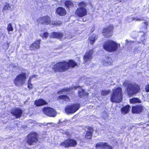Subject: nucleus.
<instances>
[{
    "instance_id": "nucleus-1",
    "label": "nucleus",
    "mask_w": 149,
    "mask_h": 149,
    "mask_svg": "<svg viewBox=\"0 0 149 149\" xmlns=\"http://www.w3.org/2000/svg\"><path fill=\"white\" fill-rule=\"evenodd\" d=\"M77 65L75 62L70 60L69 62L65 61L59 62L53 65L52 68L55 71L62 72L67 70L70 67L74 68Z\"/></svg>"
},
{
    "instance_id": "nucleus-2",
    "label": "nucleus",
    "mask_w": 149,
    "mask_h": 149,
    "mask_svg": "<svg viewBox=\"0 0 149 149\" xmlns=\"http://www.w3.org/2000/svg\"><path fill=\"white\" fill-rule=\"evenodd\" d=\"M123 85L126 88L128 95L129 96L136 94L140 90V87L138 84L127 80L125 81L123 83Z\"/></svg>"
},
{
    "instance_id": "nucleus-3",
    "label": "nucleus",
    "mask_w": 149,
    "mask_h": 149,
    "mask_svg": "<svg viewBox=\"0 0 149 149\" xmlns=\"http://www.w3.org/2000/svg\"><path fill=\"white\" fill-rule=\"evenodd\" d=\"M122 89L120 87L115 88L112 91L111 101L115 103H120L122 100Z\"/></svg>"
},
{
    "instance_id": "nucleus-4",
    "label": "nucleus",
    "mask_w": 149,
    "mask_h": 149,
    "mask_svg": "<svg viewBox=\"0 0 149 149\" xmlns=\"http://www.w3.org/2000/svg\"><path fill=\"white\" fill-rule=\"evenodd\" d=\"M103 47L107 51L113 52L116 51L118 48H120V44H117L113 40H109L104 42Z\"/></svg>"
},
{
    "instance_id": "nucleus-5",
    "label": "nucleus",
    "mask_w": 149,
    "mask_h": 149,
    "mask_svg": "<svg viewBox=\"0 0 149 149\" xmlns=\"http://www.w3.org/2000/svg\"><path fill=\"white\" fill-rule=\"evenodd\" d=\"M86 4L84 2L79 3L78 5L77 8L75 12L76 15L79 17H82L87 14V10L86 8Z\"/></svg>"
},
{
    "instance_id": "nucleus-6",
    "label": "nucleus",
    "mask_w": 149,
    "mask_h": 149,
    "mask_svg": "<svg viewBox=\"0 0 149 149\" xmlns=\"http://www.w3.org/2000/svg\"><path fill=\"white\" fill-rule=\"evenodd\" d=\"M26 78V74L22 72L16 77L14 80V83L16 86H22L24 84Z\"/></svg>"
},
{
    "instance_id": "nucleus-7",
    "label": "nucleus",
    "mask_w": 149,
    "mask_h": 149,
    "mask_svg": "<svg viewBox=\"0 0 149 149\" xmlns=\"http://www.w3.org/2000/svg\"><path fill=\"white\" fill-rule=\"evenodd\" d=\"M37 134L36 133L31 132L27 136V142L30 145L34 144L38 141Z\"/></svg>"
},
{
    "instance_id": "nucleus-8",
    "label": "nucleus",
    "mask_w": 149,
    "mask_h": 149,
    "mask_svg": "<svg viewBox=\"0 0 149 149\" xmlns=\"http://www.w3.org/2000/svg\"><path fill=\"white\" fill-rule=\"evenodd\" d=\"M77 144L76 141L73 139H69L62 142L60 146H64L65 148L69 147H74Z\"/></svg>"
},
{
    "instance_id": "nucleus-9",
    "label": "nucleus",
    "mask_w": 149,
    "mask_h": 149,
    "mask_svg": "<svg viewBox=\"0 0 149 149\" xmlns=\"http://www.w3.org/2000/svg\"><path fill=\"white\" fill-rule=\"evenodd\" d=\"M79 104H74L67 107L65 108V111L68 113H74L79 109Z\"/></svg>"
},
{
    "instance_id": "nucleus-10",
    "label": "nucleus",
    "mask_w": 149,
    "mask_h": 149,
    "mask_svg": "<svg viewBox=\"0 0 149 149\" xmlns=\"http://www.w3.org/2000/svg\"><path fill=\"white\" fill-rule=\"evenodd\" d=\"M43 113L49 116L55 117L56 113L54 109L50 107H45L43 109Z\"/></svg>"
},
{
    "instance_id": "nucleus-11",
    "label": "nucleus",
    "mask_w": 149,
    "mask_h": 149,
    "mask_svg": "<svg viewBox=\"0 0 149 149\" xmlns=\"http://www.w3.org/2000/svg\"><path fill=\"white\" fill-rule=\"evenodd\" d=\"M37 22L39 24L47 25L52 24L50 17L47 15L39 18Z\"/></svg>"
},
{
    "instance_id": "nucleus-12",
    "label": "nucleus",
    "mask_w": 149,
    "mask_h": 149,
    "mask_svg": "<svg viewBox=\"0 0 149 149\" xmlns=\"http://www.w3.org/2000/svg\"><path fill=\"white\" fill-rule=\"evenodd\" d=\"M96 149H113L112 147L107 143L99 142L95 146Z\"/></svg>"
},
{
    "instance_id": "nucleus-13",
    "label": "nucleus",
    "mask_w": 149,
    "mask_h": 149,
    "mask_svg": "<svg viewBox=\"0 0 149 149\" xmlns=\"http://www.w3.org/2000/svg\"><path fill=\"white\" fill-rule=\"evenodd\" d=\"M113 28L112 26H109L104 28L102 32L103 35L107 38L111 36L112 35Z\"/></svg>"
},
{
    "instance_id": "nucleus-14",
    "label": "nucleus",
    "mask_w": 149,
    "mask_h": 149,
    "mask_svg": "<svg viewBox=\"0 0 149 149\" xmlns=\"http://www.w3.org/2000/svg\"><path fill=\"white\" fill-rule=\"evenodd\" d=\"M93 53V49L90 50L87 52L84 57V61L86 62L90 61L92 58V55Z\"/></svg>"
},
{
    "instance_id": "nucleus-15",
    "label": "nucleus",
    "mask_w": 149,
    "mask_h": 149,
    "mask_svg": "<svg viewBox=\"0 0 149 149\" xmlns=\"http://www.w3.org/2000/svg\"><path fill=\"white\" fill-rule=\"evenodd\" d=\"M144 107L140 105H137L132 107V112L133 113H139L144 109Z\"/></svg>"
},
{
    "instance_id": "nucleus-16",
    "label": "nucleus",
    "mask_w": 149,
    "mask_h": 149,
    "mask_svg": "<svg viewBox=\"0 0 149 149\" xmlns=\"http://www.w3.org/2000/svg\"><path fill=\"white\" fill-rule=\"evenodd\" d=\"M22 113V110L19 109H16L12 110L11 112L12 114L15 116L17 118H19L21 116Z\"/></svg>"
},
{
    "instance_id": "nucleus-17",
    "label": "nucleus",
    "mask_w": 149,
    "mask_h": 149,
    "mask_svg": "<svg viewBox=\"0 0 149 149\" xmlns=\"http://www.w3.org/2000/svg\"><path fill=\"white\" fill-rule=\"evenodd\" d=\"M41 40H39L35 42L30 47V49L32 51L35 50L36 49L39 48Z\"/></svg>"
},
{
    "instance_id": "nucleus-18",
    "label": "nucleus",
    "mask_w": 149,
    "mask_h": 149,
    "mask_svg": "<svg viewBox=\"0 0 149 149\" xmlns=\"http://www.w3.org/2000/svg\"><path fill=\"white\" fill-rule=\"evenodd\" d=\"M56 12L57 14L60 16L65 15L66 14V11L64 8L62 7H59L57 8Z\"/></svg>"
},
{
    "instance_id": "nucleus-19",
    "label": "nucleus",
    "mask_w": 149,
    "mask_h": 149,
    "mask_svg": "<svg viewBox=\"0 0 149 149\" xmlns=\"http://www.w3.org/2000/svg\"><path fill=\"white\" fill-rule=\"evenodd\" d=\"M97 38V36L95 34H93V35L91 37H89V42L90 43L93 45L96 39Z\"/></svg>"
},
{
    "instance_id": "nucleus-20",
    "label": "nucleus",
    "mask_w": 149,
    "mask_h": 149,
    "mask_svg": "<svg viewBox=\"0 0 149 149\" xmlns=\"http://www.w3.org/2000/svg\"><path fill=\"white\" fill-rule=\"evenodd\" d=\"M34 103L37 106H42L47 104V102L44 100L41 99L36 101Z\"/></svg>"
},
{
    "instance_id": "nucleus-21",
    "label": "nucleus",
    "mask_w": 149,
    "mask_h": 149,
    "mask_svg": "<svg viewBox=\"0 0 149 149\" xmlns=\"http://www.w3.org/2000/svg\"><path fill=\"white\" fill-rule=\"evenodd\" d=\"M63 36V34L60 32L56 33L53 32L52 33L50 37L52 38H61Z\"/></svg>"
},
{
    "instance_id": "nucleus-22",
    "label": "nucleus",
    "mask_w": 149,
    "mask_h": 149,
    "mask_svg": "<svg viewBox=\"0 0 149 149\" xmlns=\"http://www.w3.org/2000/svg\"><path fill=\"white\" fill-rule=\"evenodd\" d=\"M130 107V106L129 105H127L122 108L121 109V113L123 114L128 113L129 112Z\"/></svg>"
},
{
    "instance_id": "nucleus-23",
    "label": "nucleus",
    "mask_w": 149,
    "mask_h": 149,
    "mask_svg": "<svg viewBox=\"0 0 149 149\" xmlns=\"http://www.w3.org/2000/svg\"><path fill=\"white\" fill-rule=\"evenodd\" d=\"M78 94L79 96L80 97L87 96L88 95V94L86 93L82 89H80L79 91Z\"/></svg>"
},
{
    "instance_id": "nucleus-24",
    "label": "nucleus",
    "mask_w": 149,
    "mask_h": 149,
    "mask_svg": "<svg viewBox=\"0 0 149 149\" xmlns=\"http://www.w3.org/2000/svg\"><path fill=\"white\" fill-rule=\"evenodd\" d=\"M88 129L89 130L87 132L85 137L87 139H90L91 137L92 133L93 130V128L91 127L89 128Z\"/></svg>"
},
{
    "instance_id": "nucleus-25",
    "label": "nucleus",
    "mask_w": 149,
    "mask_h": 149,
    "mask_svg": "<svg viewBox=\"0 0 149 149\" xmlns=\"http://www.w3.org/2000/svg\"><path fill=\"white\" fill-rule=\"evenodd\" d=\"M37 75H33L30 77L28 81V87L30 89H32L33 88L32 84L31 83V81L33 77H36Z\"/></svg>"
},
{
    "instance_id": "nucleus-26",
    "label": "nucleus",
    "mask_w": 149,
    "mask_h": 149,
    "mask_svg": "<svg viewBox=\"0 0 149 149\" xmlns=\"http://www.w3.org/2000/svg\"><path fill=\"white\" fill-rule=\"evenodd\" d=\"M65 6L68 8L71 7L73 6V2L71 0H68L65 2Z\"/></svg>"
},
{
    "instance_id": "nucleus-27",
    "label": "nucleus",
    "mask_w": 149,
    "mask_h": 149,
    "mask_svg": "<svg viewBox=\"0 0 149 149\" xmlns=\"http://www.w3.org/2000/svg\"><path fill=\"white\" fill-rule=\"evenodd\" d=\"M7 30L9 34H11L12 33V32L13 30V28L12 24L9 23L8 24L7 27Z\"/></svg>"
},
{
    "instance_id": "nucleus-28",
    "label": "nucleus",
    "mask_w": 149,
    "mask_h": 149,
    "mask_svg": "<svg viewBox=\"0 0 149 149\" xmlns=\"http://www.w3.org/2000/svg\"><path fill=\"white\" fill-rule=\"evenodd\" d=\"M61 99L63 100L66 101H68L69 100V98L67 96L62 95L59 96L58 97V100H59Z\"/></svg>"
},
{
    "instance_id": "nucleus-29",
    "label": "nucleus",
    "mask_w": 149,
    "mask_h": 149,
    "mask_svg": "<svg viewBox=\"0 0 149 149\" xmlns=\"http://www.w3.org/2000/svg\"><path fill=\"white\" fill-rule=\"evenodd\" d=\"M130 102L131 103H134L137 102H140V100L137 98H134L130 100Z\"/></svg>"
},
{
    "instance_id": "nucleus-30",
    "label": "nucleus",
    "mask_w": 149,
    "mask_h": 149,
    "mask_svg": "<svg viewBox=\"0 0 149 149\" xmlns=\"http://www.w3.org/2000/svg\"><path fill=\"white\" fill-rule=\"evenodd\" d=\"M103 63L105 66L110 65L112 64L111 60V59H109L106 61H104Z\"/></svg>"
},
{
    "instance_id": "nucleus-31",
    "label": "nucleus",
    "mask_w": 149,
    "mask_h": 149,
    "mask_svg": "<svg viewBox=\"0 0 149 149\" xmlns=\"http://www.w3.org/2000/svg\"><path fill=\"white\" fill-rule=\"evenodd\" d=\"M111 92V91L109 90H103L101 92V94L102 95H105L110 93Z\"/></svg>"
},
{
    "instance_id": "nucleus-32",
    "label": "nucleus",
    "mask_w": 149,
    "mask_h": 149,
    "mask_svg": "<svg viewBox=\"0 0 149 149\" xmlns=\"http://www.w3.org/2000/svg\"><path fill=\"white\" fill-rule=\"evenodd\" d=\"M10 6L9 4L6 3L5 4L3 8V10H10Z\"/></svg>"
},
{
    "instance_id": "nucleus-33",
    "label": "nucleus",
    "mask_w": 149,
    "mask_h": 149,
    "mask_svg": "<svg viewBox=\"0 0 149 149\" xmlns=\"http://www.w3.org/2000/svg\"><path fill=\"white\" fill-rule=\"evenodd\" d=\"M70 90V88H65L61 90L58 92V94H60V93H62L63 92H68Z\"/></svg>"
},
{
    "instance_id": "nucleus-34",
    "label": "nucleus",
    "mask_w": 149,
    "mask_h": 149,
    "mask_svg": "<svg viewBox=\"0 0 149 149\" xmlns=\"http://www.w3.org/2000/svg\"><path fill=\"white\" fill-rule=\"evenodd\" d=\"M49 33L47 32H44L43 34H40V36L43 38H46L48 36Z\"/></svg>"
},
{
    "instance_id": "nucleus-35",
    "label": "nucleus",
    "mask_w": 149,
    "mask_h": 149,
    "mask_svg": "<svg viewBox=\"0 0 149 149\" xmlns=\"http://www.w3.org/2000/svg\"><path fill=\"white\" fill-rule=\"evenodd\" d=\"M61 22L60 21L58 22H55L53 21L52 22V24L53 25H60L61 24Z\"/></svg>"
},
{
    "instance_id": "nucleus-36",
    "label": "nucleus",
    "mask_w": 149,
    "mask_h": 149,
    "mask_svg": "<svg viewBox=\"0 0 149 149\" xmlns=\"http://www.w3.org/2000/svg\"><path fill=\"white\" fill-rule=\"evenodd\" d=\"M3 47L4 49H8L9 47V45L8 42H7L4 43L3 45Z\"/></svg>"
},
{
    "instance_id": "nucleus-37",
    "label": "nucleus",
    "mask_w": 149,
    "mask_h": 149,
    "mask_svg": "<svg viewBox=\"0 0 149 149\" xmlns=\"http://www.w3.org/2000/svg\"><path fill=\"white\" fill-rule=\"evenodd\" d=\"M143 19V18L142 17H141V18H139L138 17H133L132 18V21L135 20L136 21H140L142 20Z\"/></svg>"
},
{
    "instance_id": "nucleus-38",
    "label": "nucleus",
    "mask_w": 149,
    "mask_h": 149,
    "mask_svg": "<svg viewBox=\"0 0 149 149\" xmlns=\"http://www.w3.org/2000/svg\"><path fill=\"white\" fill-rule=\"evenodd\" d=\"M134 41H128L127 40H126V44H128V45H130V44H132V43H134Z\"/></svg>"
},
{
    "instance_id": "nucleus-39",
    "label": "nucleus",
    "mask_w": 149,
    "mask_h": 149,
    "mask_svg": "<svg viewBox=\"0 0 149 149\" xmlns=\"http://www.w3.org/2000/svg\"><path fill=\"white\" fill-rule=\"evenodd\" d=\"M145 90L146 92H149V84L146 86Z\"/></svg>"
},
{
    "instance_id": "nucleus-40",
    "label": "nucleus",
    "mask_w": 149,
    "mask_h": 149,
    "mask_svg": "<svg viewBox=\"0 0 149 149\" xmlns=\"http://www.w3.org/2000/svg\"><path fill=\"white\" fill-rule=\"evenodd\" d=\"M144 23L146 25H148V22H145V23Z\"/></svg>"
},
{
    "instance_id": "nucleus-41",
    "label": "nucleus",
    "mask_w": 149,
    "mask_h": 149,
    "mask_svg": "<svg viewBox=\"0 0 149 149\" xmlns=\"http://www.w3.org/2000/svg\"><path fill=\"white\" fill-rule=\"evenodd\" d=\"M142 37L143 38V39H142L141 40V41H143L144 40V38L143 36Z\"/></svg>"
},
{
    "instance_id": "nucleus-42",
    "label": "nucleus",
    "mask_w": 149,
    "mask_h": 149,
    "mask_svg": "<svg viewBox=\"0 0 149 149\" xmlns=\"http://www.w3.org/2000/svg\"><path fill=\"white\" fill-rule=\"evenodd\" d=\"M88 80H90V79H90V78H88Z\"/></svg>"
},
{
    "instance_id": "nucleus-43",
    "label": "nucleus",
    "mask_w": 149,
    "mask_h": 149,
    "mask_svg": "<svg viewBox=\"0 0 149 149\" xmlns=\"http://www.w3.org/2000/svg\"><path fill=\"white\" fill-rule=\"evenodd\" d=\"M64 125H66V124L65 123H64Z\"/></svg>"
},
{
    "instance_id": "nucleus-44",
    "label": "nucleus",
    "mask_w": 149,
    "mask_h": 149,
    "mask_svg": "<svg viewBox=\"0 0 149 149\" xmlns=\"http://www.w3.org/2000/svg\"><path fill=\"white\" fill-rule=\"evenodd\" d=\"M77 88V87H76V88H75V89H76Z\"/></svg>"
}]
</instances>
